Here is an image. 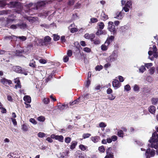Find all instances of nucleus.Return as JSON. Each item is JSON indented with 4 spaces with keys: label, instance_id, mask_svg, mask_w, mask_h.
<instances>
[{
    "label": "nucleus",
    "instance_id": "3",
    "mask_svg": "<svg viewBox=\"0 0 158 158\" xmlns=\"http://www.w3.org/2000/svg\"><path fill=\"white\" fill-rule=\"evenodd\" d=\"M107 28L111 32L113 33L114 35H115L117 33V31L115 29V26L114 25V23L112 22L109 21L108 23Z\"/></svg>",
    "mask_w": 158,
    "mask_h": 158
},
{
    "label": "nucleus",
    "instance_id": "57",
    "mask_svg": "<svg viewBox=\"0 0 158 158\" xmlns=\"http://www.w3.org/2000/svg\"><path fill=\"white\" fill-rule=\"evenodd\" d=\"M155 150L152 149L151 150L149 154L151 156H154L155 155Z\"/></svg>",
    "mask_w": 158,
    "mask_h": 158
},
{
    "label": "nucleus",
    "instance_id": "7",
    "mask_svg": "<svg viewBox=\"0 0 158 158\" xmlns=\"http://www.w3.org/2000/svg\"><path fill=\"white\" fill-rule=\"evenodd\" d=\"M9 0H2L0 1V7L3 8L6 5L10 7V4H9Z\"/></svg>",
    "mask_w": 158,
    "mask_h": 158
},
{
    "label": "nucleus",
    "instance_id": "40",
    "mask_svg": "<svg viewBox=\"0 0 158 158\" xmlns=\"http://www.w3.org/2000/svg\"><path fill=\"white\" fill-rule=\"evenodd\" d=\"M82 98H83L84 100H87L89 98V94H86L82 95Z\"/></svg>",
    "mask_w": 158,
    "mask_h": 158
},
{
    "label": "nucleus",
    "instance_id": "29",
    "mask_svg": "<svg viewBox=\"0 0 158 158\" xmlns=\"http://www.w3.org/2000/svg\"><path fill=\"white\" fill-rule=\"evenodd\" d=\"M63 137L62 135H56V140H58L60 142H63Z\"/></svg>",
    "mask_w": 158,
    "mask_h": 158
},
{
    "label": "nucleus",
    "instance_id": "56",
    "mask_svg": "<svg viewBox=\"0 0 158 158\" xmlns=\"http://www.w3.org/2000/svg\"><path fill=\"white\" fill-rule=\"evenodd\" d=\"M77 29L76 27L72 28L70 29V32L72 33H74L75 32H77Z\"/></svg>",
    "mask_w": 158,
    "mask_h": 158
},
{
    "label": "nucleus",
    "instance_id": "42",
    "mask_svg": "<svg viewBox=\"0 0 158 158\" xmlns=\"http://www.w3.org/2000/svg\"><path fill=\"white\" fill-rule=\"evenodd\" d=\"M133 90L135 91H139V87L137 85H135L133 87Z\"/></svg>",
    "mask_w": 158,
    "mask_h": 158
},
{
    "label": "nucleus",
    "instance_id": "25",
    "mask_svg": "<svg viewBox=\"0 0 158 158\" xmlns=\"http://www.w3.org/2000/svg\"><path fill=\"white\" fill-rule=\"evenodd\" d=\"M21 69V67L19 66H15L14 68V71L18 73H20Z\"/></svg>",
    "mask_w": 158,
    "mask_h": 158
},
{
    "label": "nucleus",
    "instance_id": "31",
    "mask_svg": "<svg viewBox=\"0 0 158 158\" xmlns=\"http://www.w3.org/2000/svg\"><path fill=\"white\" fill-rule=\"evenodd\" d=\"M21 72H20V73L24 74L25 75H27V73L28 72L27 69L21 68Z\"/></svg>",
    "mask_w": 158,
    "mask_h": 158
},
{
    "label": "nucleus",
    "instance_id": "10",
    "mask_svg": "<svg viewBox=\"0 0 158 158\" xmlns=\"http://www.w3.org/2000/svg\"><path fill=\"white\" fill-rule=\"evenodd\" d=\"M121 84L120 83L118 80L115 79L112 82V85L113 87L118 88L120 87Z\"/></svg>",
    "mask_w": 158,
    "mask_h": 158
},
{
    "label": "nucleus",
    "instance_id": "49",
    "mask_svg": "<svg viewBox=\"0 0 158 158\" xmlns=\"http://www.w3.org/2000/svg\"><path fill=\"white\" fill-rule=\"evenodd\" d=\"M108 99L110 100H114L115 98V96H114L113 95L111 94L108 96Z\"/></svg>",
    "mask_w": 158,
    "mask_h": 158
},
{
    "label": "nucleus",
    "instance_id": "32",
    "mask_svg": "<svg viewBox=\"0 0 158 158\" xmlns=\"http://www.w3.org/2000/svg\"><path fill=\"white\" fill-rule=\"evenodd\" d=\"M108 46H107V44H102L101 46V49L102 51H106L107 49Z\"/></svg>",
    "mask_w": 158,
    "mask_h": 158
},
{
    "label": "nucleus",
    "instance_id": "33",
    "mask_svg": "<svg viewBox=\"0 0 158 158\" xmlns=\"http://www.w3.org/2000/svg\"><path fill=\"white\" fill-rule=\"evenodd\" d=\"M125 6L129 8H131L132 7V2L131 1H128L125 4Z\"/></svg>",
    "mask_w": 158,
    "mask_h": 158
},
{
    "label": "nucleus",
    "instance_id": "26",
    "mask_svg": "<svg viewBox=\"0 0 158 158\" xmlns=\"http://www.w3.org/2000/svg\"><path fill=\"white\" fill-rule=\"evenodd\" d=\"M151 101L153 104L156 105L157 104L158 102V98H152L151 99Z\"/></svg>",
    "mask_w": 158,
    "mask_h": 158
},
{
    "label": "nucleus",
    "instance_id": "21",
    "mask_svg": "<svg viewBox=\"0 0 158 158\" xmlns=\"http://www.w3.org/2000/svg\"><path fill=\"white\" fill-rule=\"evenodd\" d=\"M24 100L28 103H30L31 102V97L28 96H25L23 98Z\"/></svg>",
    "mask_w": 158,
    "mask_h": 158
},
{
    "label": "nucleus",
    "instance_id": "35",
    "mask_svg": "<svg viewBox=\"0 0 158 158\" xmlns=\"http://www.w3.org/2000/svg\"><path fill=\"white\" fill-rule=\"evenodd\" d=\"M152 143L150 146V147L152 148H154L156 149H157L158 148V143H156V144L154 143Z\"/></svg>",
    "mask_w": 158,
    "mask_h": 158
},
{
    "label": "nucleus",
    "instance_id": "34",
    "mask_svg": "<svg viewBox=\"0 0 158 158\" xmlns=\"http://www.w3.org/2000/svg\"><path fill=\"white\" fill-rule=\"evenodd\" d=\"M155 71V68L154 67H151L149 70V73L150 75L153 74Z\"/></svg>",
    "mask_w": 158,
    "mask_h": 158
},
{
    "label": "nucleus",
    "instance_id": "18",
    "mask_svg": "<svg viewBox=\"0 0 158 158\" xmlns=\"http://www.w3.org/2000/svg\"><path fill=\"white\" fill-rule=\"evenodd\" d=\"M29 66L33 68H36V63L34 60L32 59L30 60V62L29 64Z\"/></svg>",
    "mask_w": 158,
    "mask_h": 158
},
{
    "label": "nucleus",
    "instance_id": "47",
    "mask_svg": "<svg viewBox=\"0 0 158 158\" xmlns=\"http://www.w3.org/2000/svg\"><path fill=\"white\" fill-rule=\"evenodd\" d=\"M17 38H18L20 40H22V41H24L27 39V38L25 36H17Z\"/></svg>",
    "mask_w": 158,
    "mask_h": 158
},
{
    "label": "nucleus",
    "instance_id": "27",
    "mask_svg": "<svg viewBox=\"0 0 158 158\" xmlns=\"http://www.w3.org/2000/svg\"><path fill=\"white\" fill-rule=\"evenodd\" d=\"M127 26L125 25L124 26L121 27L119 28V30L121 32H125L126 30L127 29Z\"/></svg>",
    "mask_w": 158,
    "mask_h": 158
},
{
    "label": "nucleus",
    "instance_id": "50",
    "mask_svg": "<svg viewBox=\"0 0 158 158\" xmlns=\"http://www.w3.org/2000/svg\"><path fill=\"white\" fill-rule=\"evenodd\" d=\"M107 155L110 158H113L114 157L113 153L112 152H108L106 153Z\"/></svg>",
    "mask_w": 158,
    "mask_h": 158
},
{
    "label": "nucleus",
    "instance_id": "9",
    "mask_svg": "<svg viewBox=\"0 0 158 158\" xmlns=\"http://www.w3.org/2000/svg\"><path fill=\"white\" fill-rule=\"evenodd\" d=\"M114 36L111 35L107 39L105 43V44H107V46H109L111 43H112L113 41L114 40Z\"/></svg>",
    "mask_w": 158,
    "mask_h": 158
},
{
    "label": "nucleus",
    "instance_id": "55",
    "mask_svg": "<svg viewBox=\"0 0 158 158\" xmlns=\"http://www.w3.org/2000/svg\"><path fill=\"white\" fill-rule=\"evenodd\" d=\"M124 89L127 91H128L131 89L130 86L129 85H127L125 86Z\"/></svg>",
    "mask_w": 158,
    "mask_h": 158
},
{
    "label": "nucleus",
    "instance_id": "5",
    "mask_svg": "<svg viewBox=\"0 0 158 158\" xmlns=\"http://www.w3.org/2000/svg\"><path fill=\"white\" fill-rule=\"evenodd\" d=\"M148 141L150 143L158 142V134L155 131L152 134V137Z\"/></svg>",
    "mask_w": 158,
    "mask_h": 158
},
{
    "label": "nucleus",
    "instance_id": "45",
    "mask_svg": "<svg viewBox=\"0 0 158 158\" xmlns=\"http://www.w3.org/2000/svg\"><path fill=\"white\" fill-rule=\"evenodd\" d=\"M45 135H46L44 133L41 132H39L38 134V136L40 138H43L45 137Z\"/></svg>",
    "mask_w": 158,
    "mask_h": 158
},
{
    "label": "nucleus",
    "instance_id": "6",
    "mask_svg": "<svg viewBox=\"0 0 158 158\" xmlns=\"http://www.w3.org/2000/svg\"><path fill=\"white\" fill-rule=\"evenodd\" d=\"M124 13L123 10L121 11H117L115 14L114 18L118 19H121L123 17Z\"/></svg>",
    "mask_w": 158,
    "mask_h": 158
},
{
    "label": "nucleus",
    "instance_id": "30",
    "mask_svg": "<svg viewBox=\"0 0 158 158\" xmlns=\"http://www.w3.org/2000/svg\"><path fill=\"white\" fill-rule=\"evenodd\" d=\"M117 135L118 137L123 138L124 135L123 131L122 130H118Z\"/></svg>",
    "mask_w": 158,
    "mask_h": 158
},
{
    "label": "nucleus",
    "instance_id": "51",
    "mask_svg": "<svg viewBox=\"0 0 158 158\" xmlns=\"http://www.w3.org/2000/svg\"><path fill=\"white\" fill-rule=\"evenodd\" d=\"M63 61L64 62H67L69 60V57L68 56H64L63 57Z\"/></svg>",
    "mask_w": 158,
    "mask_h": 158
},
{
    "label": "nucleus",
    "instance_id": "13",
    "mask_svg": "<svg viewBox=\"0 0 158 158\" xmlns=\"http://www.w3.org/2000/svg\"><path fill=\"white\" fill-rule=\"evenodd\" d=\"M148 110L151 113L154 114L155 113L156 108L153 106H151L149 107Z\"/></svg>",
    "mask_w": 158,
    "mask_h": 158
},
{
    "label": "nucleus",
    "instance_id": "61",
    "mask_svg": "<svg viewBox=\"0 0 158 158\" xmlns=\"http://www.w3.org/2000/svg\"><path fill=\"white\" fill-rule=\"evenodd\" d=\"M40 63L43 64H45L46 63L47 61L44 59H40L39 60Z\"/></svg>",
    "mask_w": 158,
    "mask_h": 158
},
{
    "label": "nucleus",
    "instance_id": "48",
    "mask_svg": "<svg viewBox=\"0 0 158 158\" xmlns=\"http://www.w3.org/2000/svg\"><path fill=\"white\" fill-rule=\"evenodd\" d=\"M98 19L96 18H93L90 19V21L91 23H94L98 22Z\"/></svg>",
    "mask_w": 158,
    "mask_h": 158
},
{
    "label": "nucleus",
    "instance_id": "22",
    "mask_svg": "<svg viewBox=\"0 0 158 158\" xmlns=\"http://www.w3.org/2000/svg\"><path fill=\"white\" fill-rule=\"evenodd\" d=\"M101 19L104 21H105L108 19V15H106L104 12L101 14Z\"/></svg>",
    "mask_w": 158,
    "mask_h": 158
},
{
    "label": "nucleus",
    "instance_id": "20",
    "mask_svg": "<svg viewBox=\"0 0 158 158\" xmlns=\"http://www.w3.org/2000/svg\"><path fill=\"white\" fill-rule=\"evenodd\" d=\"M79 148L82 151H88V147L83 144H80L79 146Z\"/></svg>",
    "mask_w": 158,
    "mask_h": 158
},
{
    "label": "nucleus",
    "instance_id": "37",
    "mask_svg": "<svg viewBox=\"0 0 158 158\" xmlns=\"http://www.w3.org/2000/svg\"><path fill=\"white\" fill-rule=\"evenodd\" d=\"M91 136V134L89 133H84L82 135L83 139H85L89 138Z\"/></svg>",
    "mask_w": 158,
    "mask_h": 158
},
{
    "label": "nucleus",
    "instance_id": "2",
    "mask_svg": "<svg viewBox=\"0 0 158 158\" xmlns=\"http://www.w3.org/2000/svg\"><path fill=\"white\" fill-rule=\"evenodd\" d=\"M10 7L15 8L19 9V11L22 10L23 9V5L21 2H10Z\"/></svg>",
    "mask_w": 158,
    "mask_h": 158
},
{
    "label": "nucleus",
    "instance_id": "19",
    "mask_svg": "<svg viewBox=\"0 0 158 158\" xmlns=\"http://www.w3.org/2000/svg\"><path fill=\"white\" fill-rule=\"evenodd\" d=\"M15 83H16V84L15 85V88L16 89H17L18 88H21V83L20 82V81L18 79L17 80L15 81Z\"/></svg>",
    "mask_w": 158,
    "mask_h": 158
},
{
    "label": "nucleus",
    "instance_id": "11",
    "mask_svg": "<svg viewBox=\"0 0 158 158\" xmlns=\"http://www.w3.org/2000/svg\"><path fill=\"white\" fill-rule=\"evenodd\" d=\"M102 29H98L97 31L96 32L95 34L96 35L99 36L102 35H105L106 32L105 30H102Z\"/></svg>",
    "mask_w": 158,
    "mask_h": 158
},
{
    "label": "nucleus",
    "instance_id": "39",
    "mask_svg": "<svg viewBox=\"0 0 158 158\" xmlns=\"http://www.w3.org/2000/svg\"><path fill=\"white\" fill-rule=\"evenodd\" d=\"M53 35L54 37L53 40L54 41H57L59 40L60 37L59 35H56L55 34H53Z\"/></svg>",
    "mask_w": 158,
    "mask_h": 158
},
{
    "label": "nucleus",
    "instance_id": "24",
    "mask_svg": "<svg viewBox=\"0 0 158 158\" xmlns=\"http://www.w3.org/2000/svg\"><path fill=\"white\" fill-rule=\"evenodd\" d=\"M58 107L59 109L60 110H63L68 108V106L67 105L63 104L61 105H59Z\"/></svg>",
    "mask_w": 158,
    "mask_h": 158
},
{
    "label": "nucleus",
    "instance_id": "59",
    "mask_svg": "<svg viewBox=\"0 0 158 158\" xmlns=\"http://www.w3.org/2000/svg\"><path fill=\"white\" fill-rule=\"evenodd\" d=\"M83 50L87 52H89L91 51V49L88 47H85L84 48Z\"/></svg>",
    "mask_w": 158,
    "mask_h": 158
},
{
    "label": "nucleus",
    "instance_id": "8",
    "mask_svg": "<svg viewBox=\"0 0 158 158\" xmlns=\"http://www.w3.org/2000/svg\"><path fill=\"white\" fill-rule=\"evenodd\" d=\"M48 2L46 1H41L38 2L36 4V7L37 9L40 8V7H44Z\"/></svg>",
    "mask_w": 158,
    "mask_h": 158
},
{
    "label": "nucleus",
    "instance_id": "58",
    "mask_svg": "<svg viewBox=\"0 0 158 158\" xmlns=\"http://www.w3.org/2000/svg\"><path fill=\"white\" fill-rule=\"evenodd\" d=\"M30 122L34 124H37V122L34 118H31L30 119Z\"/></svg>",
    "mask_w": 158,
    "mask_h": 158
},
{
    "label": "nucleus",
    "instance_id": "15",
    "mask_svg": "<svg viewBox=\"0 0 158 158\" xmlns=\"http://www.w3.org/2000/svg\"><path fill=\"white\" fill-rule=\"evenodd\" d=\"M91 140L94 143L98 142L100 139V137L98 136H92L91 138Z\"/></svg>",
    "mask_w": 158,
    "mask_h": 158
},
{
    "label": "nucleus",
    "instance_id": "52",
    "mask_svg": "<svg viewBox=\"0 0 158 158\" xmlns=\"http://www.w3.org/2000/svg\"><path fill=\"white\" fill-rule=\"evenodd\" d=\"M102 69V65H97L95 67V70L96 71H99Z\"/></svg>",
    "mask_w": 158,
    "mask_h": 158
},
{
    "label": "nucleus",
    "instance_id": "23",
    "mask_svg": "<svg viewBox=\"0 0 158 158\" xmlns=\"http://www.w3.org/2000/svg\"><path fill=\"white\" fill-rule=\"evenodd\" d=\"M51 40V38L50 37L48 36H45L44 40V43H48L50 42Z\"/></svg>",
    "mask_w": 158,
    "mask_h": 158
},
{
    "label": "nucleus",
    "instance_id": "63",
    "mask_svg": "<svg viewBox=\"0 0 158 158\" xmlns=\"http://www.w3.org/2000/svg\"><path fill=\"white\" fill-rule=\"evenodd\" d=\"M67 55L69 57L71 56L72 55V52L70 50H69L67 51Z\"/></svg>",
    "mask_w": 158,
    "mask_h": 158
},
{
    "label": "nucleus",
    "instance_id": "1",
    "mask_svg": "<svg viewBox=\"0 0 158 158\" xmlns=\"http://www.w3.org/2000/svg\"><path fill=\"white\" fill-rule=\"evenodd\" d=\"M84 37L86 39H89L92 42L93 44L95 45H98L100 44V40L98 37H96L94 34H89L86 33L84 35Z\"/></svg>",
    "mask_w": 158,
    "mask_h": 158
},
{
    "label": "nucleus",
    "instance_id": "62",
    "mask_svg": "<svg viewBox=\"0 0 158 158\" xmlns=\"http://www.w3.org/2000/svg\"><path fill=\"white\" fill-rule=\"evenodd\" d=\"M14 21L15 19H14L7 18L6 20V22L7 23H9L13 22Z\"/></svg>",
    "mask_w": 158,
    "mask_h": 158
},
{
    "label": "nucleus",
    "instance_id": "14",
    "mask_svg": "<svg viewBox=\"0 0 158 158\" xmlns=\"http://www.w3.org/2000/svg\"><path fill=\"white\" fill-rule=\"evenodd\" d=\"M17 37L16 36L12 35L10 36H5L4 38L5 40H7L8 39L10 40H11V41H12V39H13L14 40H17Z\"/></svg>",
    "mask_w": 158,
    "mask_h": 158
},
{
    "label": "nucleus",
    "instance_id": "53",
    "mask_svg": "<svg viewBox=\"0 0 158 158\" xmlns=\"http://www.w3.org/2000/svg\"><path fill=\"white\" fill-rule=\"evenodd\" d=\"M18 27L17 24L16 25L13 24L10 26V28L13 29H15Z\"/></svg>",
    "mask_w": 158,
    "mask_h": 158
},
{
    "label": "nucleus",
    "instance_id": "12",
    "mask_svg": "<svg viewBox=\"0 0 158 158\" xmlns=\"http://www.w3.org/2000/svg\"><path fill=\"white\" fill-rule=\"evenodd\" d=\"M1 82L4 84L6 85L7 84L10 85L12 83V82L10 80H8L5 78H3L1 80Z\"/></svg>",
    "mask_w": 158,
    "mask_h": 158
},
{
    "label": "nucleus",
    "instance_id": "44",
    "mask_svg": "<svg viewBox=\"0 0 158 158\" xmlns=\"http://www.w3.org/2000/svg\"><path fill=\"white\" fill-rule=\"evenodd\" d=\"M22 129L23 131H26L28 130V127L25 124H24L22 126Z\"/></svg>",
    "mask_w": 158,
    "mask_h": 158
},
{
    "label": "nucleus",
    "instance_id": "43",
    "mask_svg": "<svg viewBox=\"0 0 158 158\" xmlns=\"http://www.w3.org/2000/svg\"><path fill=\"white\" fill-rule=\"evenodd\" d=\"M38 120L40 122H44L45 120V118L44 116H40L38 117Z\"/></svg>",
    "mask_w": 158,
    "mask_h": 158
},
{
    "label": "nucleus",
    "instance_id": "17",
    "mask_svg": "<svg viewBox=\"0 0 158 158\" xmlns=\"http://www.w3.org/2000/svg\"><path fill=\"white\" fill-rule=\"evenodd\" d=\"M78 142L76 141H73L71 143L70 146V149L72 150H73L77 144Z\"/></svg>",
    "mask_w": 158,
    "mask_h": 158
},
{
    "label": "nucleus",
    "instance_id": "46",
    "mask_svg": "<svg viewBox=\"0 0 158 158\" xmlns=\"http://www.w3.org/2000/svg\"><path fill=\"white\" fill-rule=\"evenodd\" d=\"M149 49L151 50H152L153 52H157V48L155 45H153L152 48L150 47Z\"/></svg>",
    "mask_w": 158,
    "mask_h": 158
},
{
    "label": "nucleus",
    "instance_id": "38",
    "mask_svg": "<svg viewBox=\"0 0 158 158\" xmlns=\"http://www.w3.org/2000/svg\"><path fill=\"white\" fill-rule=\"evenodd\" d=\"M98 150L100 152L102 153L104 152L105 151V148L103 146L99 147Z\"/></svg>",
    "mask_w": 158,
    "mask_h": 158
},
{
    "label": "nucleus",
    "instance_id": "41",
    "mask_svg": "<svg viewBox=\"0 0 158 158\" xmlns=\"http://www.w3.org/2000/svg\"><path fill=\"white\" fill-rule=\"evenodd\" d=\"M146 70V69L144 66H142L139 69V71L140 72L143 73Z\"/></svg>",
    "mask_w": 158,
    "mask_h": 158
},
{
    "label": "nucleus",
    "instance_id": "28",
    "mask_svg": "<svg viewBox=\"0 0 158 158\" xmlns=\"http://www.w3.org/2000/svg\"><path fill=\"white\" fill-rule=\"evenodd\" d=\"M98 27L99 29H103L105 25L104 23L102 22H100L98 23Z\"/></svg>",
    "mask_w": 158,
    "mask_h": 158
},
{
    "label": "nucleus",
    "instance_id": "60",
    "mask_svg": "<svg viewBox=\"0 0 158 158\" xmlns=\"http://www.w3.org/2000/svg\"><path fill=\"white\" fill-rule=\"evenodd\" d=\"M106 125L103 122H101L99 124V126L100 127H105Z\"/></svg>",
    "mask_w": 158,
    "mask_h": 158
},
{
    "label": "nucleus",
    "instance_id": "16",
    "mask_svg": "<svg viewBox=\"0 0 158 158\" xmlns=\"http://www.w3.org/2000/svg\"><path fill=\"white\" fill-rule=\"evenodd\" d=\"M18 27L21 29H25L27 27V25L25 23H18L17 24Z\"/></svg>",
    "mask_w": 158,
    "mask_h": 158
},
{
    "label": "nucleus",
    "instance_id": "54",
    "mask_svg": "<svg viewBox=\"0 0 158 158\" xmlns=\"http://www.w3.org/2000/svg\"><path fill=\"white\" fill-rule=\"evenodd\" d=\"M71 140V139L69 137H66L65 139V142L67 143H70Z\"/></svg>",
    "mask_w": 158,
    "mask_h": 158
},
{
    "label": "nucleus",
    "instance_id": "4",
    "mask_svg": "<svg viewBox=\"0 0 158 158\" xmlns=\"http://www.w3.org/2000/svg\"><path fill=\"white\" fill-rule=\"evenodd\" d=\"M118 56V55L114 52L112 53L110 56L106 58V60L108 62H111L115 61L117 59Z\"/></svg>",
    "mask_w": 158,
    "mask_h": 158
},
{
    "label": "nucleus",
    "instance_id": "36",
    "mask_svg": "<svg viewBox=\"0 0 158 158\" xmlns=\"http://www.w3.org/2000/svg\"><path fill=\"white\" fill-rule=\"evenodd\" d=\"M43 101L44 104H48L50 102V99L48 98H44Z\"/></svg>",
    "mask_w": 158,
    "mask_h": 158
},
{
    "label": "nucleus",
    "instance_id": "64",
    "mask_svg": "<svg viewBox=\"0 0 158 158\" xmlns=\"http://www.w3.org/2000/svg\"><path fill=\"white\" fill-rule=\"evenodd\" d=\"M152 63H148L145 64V66L147 68L149 69L150 67L152 66Z\"/></svg>",
    "mask_w": 158,
    "mask_h": 158
}]
</instances>
